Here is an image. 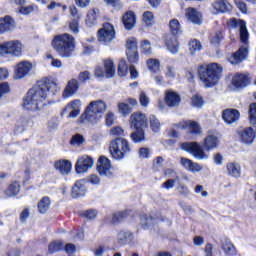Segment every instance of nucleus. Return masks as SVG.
Masks as SVG:
<instances>
[{
  "instance_id": "nucleus-1",
  "label": "nucleus",
  "mask_w": 256,
  "mask_h": 256,
  "mask_svg": "<svg viewBox=\"0 0 256 256\" xmlns=\"http://www.w3.org/2000/svg\"><path fill=\"white\" fill-rule=\"evenodd\" d=\"M57 91L59 86L54 81L39 82L27 92L23 99V108L27 111H37L43 107L47 96L55 95Z\"/></svg>"
},
{
  "instance_id": "nucleus-42",
  "label": "nucleus",
  "mask_w": 256,
  "mask_h": 256,
  "mask_svg": "<svg viewBox=\"0 0 256 256\" xmlns=\"http://www.w3.org/2000/svg\"><path fill=\"white\" fill-rule=\"evenodd\" d=\"M118 109H119V113H121L123 117H127V115H129L133 110V107L127 103L122 102L118 104Z\"/></svg>"
},
{
  "instance_id": "nucleus-30",
  "label": "nucleus",
  "mask_w": 256,
  "mask_h": 256,
  "mask_svg": "<svg viewBox=\"0 0 256 256\" xmlns=\"http://www.w3.org/2000/svg\"><path fill=\"white\" fill-rule=\"evenodd\" d=\"M182 129H189L193 135H201V126L195 121L187 120L183 122Z\"/></svg>"
},
{
  "instance_id": "nucleus-49",
  "label": "nucleus",
  "mask_w": 256,
  "mask_h": 256,
  "mask_svg": "<svg viewBox=\"0 0 256 256\" xmlns=\"http://www.w3.org/2000/svg\"><path fill=\"white\" fill-rule=\"evenodd\" d=\"M141 51L144 55H151L152 48H151V42L149 40H143L141 42Z\"/></svg>"
},
{
  "instance_id": "nucleus-17",
  "label": "nucleus",
  "mask_w": 256,
  "mask_h": 256,
  "mask_svg": "<svg viewBox=\"0 0 256 256\" xmlns=\"http://www.w3.org/2000/svg\"><path fill=\"white\" fill-rule=\"evenodd\" d=\"M34 125L35 121H33V118L29 116H20L16 121L15 131L16 133H24V131H27L29 127H33Z\"/></svg>"
},
{
  "instance_id": "nucleus-6",
  "label": "nucleus",
  "mask_w": 256,
  "mask_h": 256,
  "mask_svg": "<svg viewBox=\"0 0 256 256\" xmlns=\"http://www.w3.org/2000/svg\"><path fill=\"white\" fill-rule=\"evenodd\" d=\"M109 151L112 159L121 161L133 151V147L125 138H115L110 141Z\"/></svg>"
},
{
  "instance_id": "nucleus-40",
  "label": "nucleus",
  "mask_w": 256,
  "mask_h": 256,
  "mask_svg": "<svg viewBox=\"0 0 256 256\" xmlns=\"http://www.w3.org/2000/svg\"><path fill=\"white\" fill-rule=\"evenodd\" d=\"M75 110H81V100L79 99L69 102L64 108L63 113H65V111H75Z\"/></svg>"
},
{
  "instance_id": "nucleus-27",
  "label": "nucleus",
  "mask_w": 256,
  "mask_h": 256,
  "mask_svg": "<svg viewBox=\"0 0 256 256\" xmlns=\"http://www.w3.org/2000/svg\"><path fill=\"white\" fill-rule=\"evenodd\" d=\"M203 147L205 151H213L219 147V138L215 135H208L203 142Z\"/></svg>"
},
{
  "instance_id": "nucleus-38",
  "label": "nucleus",
  "mask_w": 256,
  "mask_h": 256,
  "mask_svg": "<svg viewBox=\"0 0 256 256\" xmlns=\"http://www.w3.org/2000/svg\"><path fill=\"white\" fill-rule=\"evenodd\" d=\"M131 139L134 143H142V141H145V131L136 129V132L131 134Z\"/></svg>"
},
{
  "instance_id": "nucleus-45",
  "label": "nucleus",
  "mask_w": 256,
  "mask_h": 256,
  "mask_svg": "<svg viewBox=\"0 0 256 256\" xmlns=\"http://www.w3.org/2000/svg\"><path fill=\"white\" fill-rule=\"evenodd\" d=\"M143 21L145 25H147L148 27H151V25L155 23V16L153 15V12L151 11L144 12Z\"/></svg>"
},
{
  "instance_id": "nucleus-52",
  "label": "nucleus",
  "mask_w": 256,
  "mask_h": 256,
  "mask_svg": "<svg viewBox=\"0 0 256 256\" xmlns=\"http://www.w3.org/2000/svg\"><path fill=\"white\" fill-rule=\"evenodd\" d=\"M165 77L167 79H175V77H177V72L175 71V67L170 65L166 66Z\"/></svg>"
},
{
  "instance_id": "nucleus-29",
  "label": "nucleus",
  "mask_w": 256,
  "mask_h": 256,
  "mask_svg": "<svg viewBox=\"0 0 256 256\" xmlns=\"http://www.w3.org/2000/svg\"><path fill=\"white\" fill-rule=\"evenodd\" d=\"M227 173L230 177H235L238 179V177H241V165L237 162H229L226 165Z\"/></svg>"
},
{
  "instance_id": "nucleus-50",
  "label": "nucleus",
  "mask_w": 256,
  "mask_h": 256,
  "mask_svg": "<svg viewBox=\"0 0 256 256\" xmlns=\"http://www.w3.org/2000/svg\"><path fill=\"white\" fill-rule=\"evenodd\" d=\"M127 215H129L127 211L115 213L112 217V223H121L123 219H127Z\"/></svg>"
},
{
  "instance_id": "nucleus-43",
  "label": "nucleus",
  "mask_w": 256,
  "mask_h": 256,
  "mask_svg": "<svg viewBox=\"0 0 256 256\" xmlns=\"http://www.w3.org/2000/svg\"><path fill=\"white\" fill-rule=\"evenodd\" d=\"M127 71H129V67H127V61L121 59L118 64V75L120 77H125V75H127Z\"/></svg>"
},
{
  "instance_id": "nucleus-47",
  "label": "nucleus",
  "mask_w": 256,
  "mask_h": 256,
  "mask_svg": "<svg viewBox=\"0 0 256 256\" xmlns=\"http://www.w3.org/2000/svg\"><path fill=\"white\" fill-rule=\"evenodd\" d=\"M85 143V138L83 137V135L81 134H75L74 136H72L70 144L73 146H81Z\"/></svg>"
},
{
  "instance_id": "nucleus-62",
  "label": "nucleus",
  "mask_w": 256,
  "mask_h": 256,
  "mask_svg": "<svg viewBox=\"0 0 256 256\" xmlns=\"http://www.w3.org/2000/svg\"><path fill=\"white\" fill-rule=\"evenodd\" d=\"M72 33H79V20H72L69 24Z\"/></svg>"
},
{
  "instance_id": "nucleus-48",
  "label": "nucleus",
  "mask_w": 256,
  "mask_h": 256,
  "mask_svg": "<svg viewBox=\"0 0 256 256\" xmlns=\"http://www.w3.org/2000/svg\"><path fill=\"white\" fill-rule=\"evenodd\" d=\"M222 249L225 255L227 256H233L237 253V251L235 250V246L231 242H228L225 245H223Z\"/></svg>"
},
{
  "instance_id": "nucleus-19",
  "label": "nucleus",
  "mask_w": 256,
  "mask_h": 256,
  "mask_svg": "<svg viewBox=\"0 0 256 256\" xmlns=\"http://www.w3.org/2000/svg\"><path fill=\"white\" fill-rule=\"evenodd\" d=\"M251 83V80L249 79V75L247 74H236L232 78V85L235 87V89H245L247 85Z\"/></svg>"
},
{
  "instance_id": "nucleus-64",
  "label": "nucleus",
  "mask_w": 256,
  "mask_h": 256,
  "mask_svg": "<svg viewBox=\"0 0 256 256\" xmlns=\"http://www.w3.org/2000/svg\"><path fill=\"white\" fill-rule=\"evenodd\" d=\"M235 4L239 11H241L242 13H247V4H245V2L241 0H235Z\"/></svg>"
},
{
  "instance_id": "nucleus-16",
  "label": "nucleus",
  "mask_w": 256,
  "mask_h": 256,
  "mask_svg": "<svg viewBox=\"0 0 256 256\" xmlns=\"http://www.w3.org/2000/svg\"><path fill=\"white\" fill-rule=\"evenodd\" d=\"M116 241L118 245H135V236L129 230H120L117 233Z\"/></svg>"
},
{
  "instance_id": "nucleus-39",
  "label": "nucleus",
  "mask_w": 256,
  "mask_h": 256,
  "mask_svg": "<svg viewBox=\"0 0 256 256\" xmlns=\"http://www.w3.org/2000/svg\"><path fill=\"white\" fill-rule=\"evenodd\" d=\"M202 47L201 42L197 39H193L189 42V51L191 55H195L197 51H201Z\"/></svg>"
},
{
  "instance_id": "nucleus-12",
  "label": "nucleus",
  "mask_w": 256,
  "mask_h": 256,
  "mask_svg": "<svg viewBox=\"0 0 256 256\" xmlns=\"http://www.w3.org/2000/svg\"><path fill=\"white\" fill-rule=\"evenodd\" d=\"M126 55L129 63H139V52L137 51V39L129 38L127 40Z\"/></svg>"
},
{
  "instance_id": "nucleus-8",
  "label": "nucleus",
  "mask_w": 256,
  "mask_h": 256,
  "mask_svg": "<svg viewBox=\"0 0 256 256\" xmlns=\"http://www.w3.org/2000/svg\"><path fill=\"white\" fill-rule=\"evenodd\" d=\"M180 148L182 151H186L187 153H191L195 159H199L203 161L205 159H209V154L205 153L203 146L197 142H184L180 144Z\"/></svg>"
},
{
  "instance_id": "nucleus-53",
  "label": "nucleus",
  "mask_w": 256,
  "mask_h": 256,
  "mask_svg": "<svg viewBox=\"0 0 256 256\" xmlns=\"http://www.w3.org/2000/svg\"><path fill=\"white\" fill-rule=\"evenodd\" d=\"M223 39H224L223 32L218 31L214 34V36H212L211 43H212V45H219V43H221V41H223Z\"/></svg>"
},
{
  "instance_id": "nucleus-57",
  "label": "nucleus",
  "mask_w": 256,
  "mask_h": 256,
  "mask_svg": "<svg viewBox=\"0 0 256 256\" xmlns=\"http://www.w3.org/2000/svg\"><path fill=\"white\" fill-rule=\"evenodd\" d=\"M192 105L193 107H203V98L199 95H195L192 98Z\"/></svg>"
},
{
  "instance_id": "nucleus-46",
  "label": "nucleus",
  "mask_w": 256,
  "mask_h": 256,
  "mask_svg": "<svg viewBox=\"0 0 256 256\" xmlns=\"http://www.w3.org/2000/svg\"><path fill=\"white\" fill-rule=\"evenodd\" d=\"M249 119L253 127L256 128V103H252L249 106Z\"/></svg>"
},
{
  "instance_id": "nucleus-41",
  "label": "nucleus",
  "mask_w": 256,
  "mask_h": 256,
  "mask_svg": "<svg viewBox=\"0 0 256 256\" xmlns=\"http://www.w3.org/2000/svg\"><path fill=\"white\" fill-rule=\"evenodd\" d=\"M179 181H181V178L179 176H175V178H170V179L166 180L162 184V187L169 191V189H173V187H175V183H177V185H179Z\"/></svg>"
},
{
  "instance_id": "nucleus-56",
  "label": "nucleus",
  "mask_w": 256,
  "mask_h": 256,
  "mask_svg": "<svg viewBox=\"0 0 256 256\" xmlns=\"http://www.w3.org/2000/svg\"><path fill=\"white\" fill-rule=\"evenodd\" d=\"M82 217H85V219H89L90 221H93V219L97 217V210H87L83 212Z\"/></svg>"
},
{
  "instance_id": "nucleus-7",
  "label": "nucleus",
  "mask_w": 256,
  "mask_h": 256,
  "mask_svg": "<svg viewBox=\"0 0 256 256\" xmlns=\"http://www.w3.org/2000/svg\"><path fill=\"white\" fill-rule=\"evenodd\" d=\"M169 30L172 36L167 38L166 40V47L170 53L175 55V53L179 52V42L177 41V35L181 33V23L179 20L172 19L169 22Z\"/></svg>"
},
{
  "instance_id": "nucleus-54",
  "label": "nucleus",
  "mask_w": 256,
  "mask_h": 256,
  "mask_svg": "<svg viewBox=\"0 0 256 256\" xmlns=\"http://www.w3.org/2000/svg\"><path fill=\"white\" fill-rule=\"evenodd\" d=\"M91 79V73L89 71H83L80 72L78 75V81L80 83H85L86 81H89Z\"/></svg>"
},
{
  "instance_id": "nucleus-9",
  "label": "nucleus",
  "mask_w": 256,
  "mask_h": 256,
  "mask_svg": "<svg viewBox=\"0 0 256 256\" xmlns=\"http://www.w3.org/2000/svg\"><path fill=\"white\" fill-rule=\"evenodd\" d=\"M22 51L23 44L17 40L0 44V55H14V57H19Z\"/></svg>"
},
{
  "instance_id": "nucleus-58",
  "label": "nucleus",
  "mask_w": 256,
  "mask_h": 256,
  "mask_svg": "<svg viewBox=\"0 0 256 256\" xmlns=\"http://www.w3.org/2000/svg\"><path fill=\"white\" fill-rule=\"evenodd\" d=\"M139 101H140V105H142V107L149 106V98H148L147 94H145V92L140 93Z\"/></svg>"
},
{
  "instance_id": "nucleus-37",
  "label": "nucleus",
  "mask_w": 256,
  "mask_h": 256,
  "mask_svg": "<svg viewBox=\"0 0 256 256\" xmlns=\"http://www.w3.org/2000/svg\"><path fill=\"white\" fill-rule=\"evenodd\" d=\"M150 128L154 133L161 131V122L156 115H150L149 117Z\"/></svg>"
},
{
  "instance_id": "nucleus-4",
  "label": "nucleus",
  "mask_w": 256,
  "mask_h": 256,
  "mask_svg": "<svg viewBox=\"0 0 256 256\" xmlns=\"http://www.w3.org/2000/svg\"><path fill=\"white\" fill-rule=\"evenodd\" d=\"M106 110L107 104H105L103 100L92 101L80 116L79 122L84 125H95V123H98L99 119L103 117V113Z\"/></svg>"
},
{
  "instance_id": "nucleus-31",
  "label": "nucleus",
  "mask_w": 256,
  "mask_h": 256,
  "mask_svg": "<svg viewBox=\"0 0 256 256\" xmlns=\"http://www.w3.org/2000/svg\"><path fill=\"white\" fill-rule=\"evenodd\" d=\"M213 8L221 13H227V11H231V9H233L231 4L225 0H216L213 4Z\"/></svg>"
},
{
  "instance_id": "nucleus-63",
  "label": "nucleus",
  "mask_w": 256,
  "mask_h": 256,
  "mask_svg": "<svg viewBox=\"0 0 256 256\" xmlns=\"http://www.w3.org/2000/svg\"><path fill=\"white\" fill-rule=\"evenodd\" d=\"M180 163H181L182 167L186 168V170L189 171V169H191V164L193 163V161L188 158L182 157L180 159Z\"/></svg>"
},
{
  "instance_id": "nucleus-26",
  "label": "nucleus",
  "mask_w": 256,
  "mask_h": 256,
  "mask_svg": "<svg viewBox=\"0 0 256 256\" xmlns=\"http://www.w3.org/2000/svg\"><path fill=\"white\" fill-rule=\"evenodd\" d=\"M165 101L168 107H179V103H181V97L176 92L167 91Z\"/></svg>"
},
{
  "instance_id": "nucleus-13",
  "label": "nucleus",
  "mask_w": 256,
  "mask_h": 256,
  "mask_svg": "<svg viewBox=\"0 0 256 256\" xmlns=\"http://www.w3.org/2000/svg\"><path fill=\"white\" fill-rule=\"evenodd\" d=\"M93 158L91 156L84 155L78 158L75 164V171L78 174L87 173L91 167H93Z\"/></svg>"
},
{
  "instance_id": "nucleus-20",
  "label": "nucleus",
  "mask_w": 256,
  "mask_h": 256,
  "mask_svg": "<svg viewBox=\"0 0 256 256\" xmlns=\"http://www.w3.org/2000/svg\"><path fill=\"white\" fill-rule=\"evenodd\" d=\"M77 91H79V80L72 78L68 81L62 95L67 99V97H73Z\"/></svg>"
},
{
  "instance_id": "nucleus-23",
  "label": "nucleus",
  "mask_w": 256,
  "mask_h": 256,
  "mask_svg": "<svg viewBox=\"0 0 256 256\" xmlns=\"http://www.w3.org/2000/svg\"><path fill=\"white\" fill-rule=\"evenodd\" d=\"M12 29H15V20L13 18L10 16L0 18V35L7 33V31H12Z\"/></svg>"
},
{
  "instance_id": "nucleus-34",
  "label": "nucleus",
  "mask_w": 256,
  "mask_h": 256,
  "mask_svg": "<svg viewBox=\"0 0 256 256\" xmlns=\"http://www.w3.org/2000/svg\"><path fill=\"white\" fill-rule=\"evenodd\" d=\"M104 69L106 71V77L111 79L115 77V64H113V60L107 59L104 61Z\"/></svg>"
},
{
  "instance_id": "nucleus-36",
  "label": "nucleus",
  "mask_w": 256,
  "mask_h": 256,
  "mask_svg": "<svg viewBox=\"0 0 256 256\" xmlns=\"http://www.w3.org/2000/svg\"><path fill=\"white\" fill-rule=\"evenodd\" d=\"M51 206V200L49 197H43L39 202H38V211L39 213H47L49 211V207Z\"/></svg>"
},
{
  "instance_id": "nucleus-2",
  "label": "nucleus",
  "mask_w": 256,
  "mask_h": 256,
  "mask_svg": "<svg viewBox=\"0 0 256 256\" xmlns=\"http://www.w3.org/2000/svg\"><path fill=\"white\" fill-rule=\"evenodd\" d=\"M227 25L230 29H238L240 42L244 45L228 58V61L232 65H239L249 55V30H247V22L241 19L231 18L228 20Z\"/></svg>"
},
{
  "instance_id": "nucleus-55",
  "label": "nucleus",
  "mask_w": 256,
  "mask_h": 256,
  "mask_svg": "<svg viewBox=\"0 0 256 256\" xmlns=\"http://www.w3.org/2000/svg\"><path fill=\"white\" fill-rule=\"evenodd\" d=\"M47 59H51V66L61 69L63 67V62L61 60L54 58L51 54L47 55Z\"/></svg>"
},
{
  "instance_id": "nucleus-61",
  "label": "nucleus",
  "mask_w": 256,
  "mask_h": 256,
  "mask_svg": "<svg viewBox=\"0 0 256 256\" xmlns=\"http://www.w3.org/2000/svg\"><path fill=\"white\" fill-rule=\"evenodd\" d=\"M70 14L73 17L74 21H79V19H81V14H79V11L75 6L70 7Z\"/></svg>"
},
{
  "instance_id": "nucleus-18",
  "label": "nucleus",
  "mask_w": 256,
  "mask_h": 256,
  "mask_svg": "<svg viewBox=\"0 0 256 256\" xmlns=\"http://www.w3.org/2000/svg\"><path fill=\"white\" fill-rule=\"evenodd\" d=\"M130 123L133 129H143L147 127V116L141 112L133 113L130 116Z\"/></svg>"
},
{
  "instance_id": "nucleus-14",
  "label": "nucleus",
  "mask_w": 256,
  "mask_h": 256,
  "mask_svg": "<svg viewBox=\"0 0 256 256\" xmlns=\"http://www.w3.org/2000/svg\"><path fill=\"white\" fill-rule=\"evenodd\" d=\"M31 69H33V64L29 61H23L17 64L15 68L14 79H23L27 75L31 74Z\"/></svg>"
},
{
  "instance_id": "nucleus-24",
  "label": "nucleus",
  "mask_w": 256,
  "mask_h": 256,
  "mask_svg": "<svg viewBox=\"0 0 256 256\" xmlns=\"http://www.w3.org/2000/svg\"><path fill=\"white\" fill-rule=\"evenodd\" d=\"M54 167L61 175H69L72 169L71 161L69 160H59L55 162Z\"/></svg>"
},
{
  "instance_id": "nucleus-15",
  "label": "nucleus",
  "mask_w": 256,
  "mask_h": 256,
  "mask_svg": "<svg viewBox=\"0 0 256 256\" xmlns=\"http://www.w3.org/2000/svg\"><path fill=\"white\" fill-rule=\"evenodd\" d=\"M97 169L99 175L102 177H111V175H113L111 173V160L105 156H101L98 159Z\"/></svg>"
},
{
  "instance_id": "nucleus-60",
  "label": "nucleus",
  "mask_w": 256,
  "mask_h": 256,
  "mask_svg": "<svg viewBox=\"0 0 256 256\" xmlns=\"http://www.w3.org/2000/svg\"><path fill=\"white\" fill-rule=\"evenodd\" d=\"M188 171H190L191 173H199V171H203V166H201L197 162H192Z\"/></svg>"
},
{
  "instance_id": "nucleus-3",
  "label": "nucleus",
  "mask_w": 256,
  "mask_h": 256,
  "mask_svg": "<svg viewBox=\"0 0 256 256\" xmlns=\"http://www.w3.org/2000/svg\"><path fill=\"white\" fill-rule=\"evenodd\" d=\"M51 46L59 57L69 59L75 51V37L69 33L56 35L52 39Z\"/></svg>"
},
{
  "instance_id": "nucleus-35",
  "label": "nucleus",
  "mask_w": 256,
  "mask_h": 256,
  "mask_svg": "<svg viewBox=\"0 0 256 256\" xmlns=\"http://www.w3.org/2000/svg\"><path fill=\"white\" fill-rule=\"evenodd\" d=\"M147 68L150 70L151 73H159V71L161 70V62H159V60L157 59H148L146 62Z\"/></svg>"
},
{
  "instance_id": "nucleus-22",
  "label": "nucleus",
  "mask_w": 256,
  "mask_h": 256,
  "mask_svg": "<svg viewBox=\"0 0 256 256\" xmlns=\"http://www.w3.org/2000/svg\"><path fill=\"white\" fill-rule=\"evenodd\" d=\"M240 113L235 109H226L223 111L222 118L225 123L228 125H232V123H236L239 121Z\"/></svg>"
},
{
  "instance_id": "nucleus-21",
  "label": "nucleus",
  "mask_w": 256,
  "mask_h": 256,
  "mask_svg": "<svg viewBox=\"0 0 256 256\" xmlns=\"http://www.w3.org/2000/svg\"><path fill=\"white\" fill-rule=\"evenodd\" d=\"M87 193V186L85 185L84 180H78L75 182L74 186L72 187L71 195L73 199H77V197H83Z\"/></svg>"
},
{
  "instance_id": "nucleus-10",
  "label": "nucleus",
  "mask_w": 256,
  "mask_h": 256,
  "mask_svg": "<svg viewBox=\"0 0 256 256\" xmlns=\"http://www.w3.org/2000/svg\"><path fill=\"white\" fill-rule=\"evenodd\" d=\"M115 39V28L111 23L106 22L103 28L98 31V40L102 45H109Z\"/></svg>"
},
{
  "instance_id": "nucleus-33",
  "label": "nucleus",
  "mask_w": 256,
  "mask_h": 256,
  "mask_svg": "<svg viewBox=\"0 0 256 256\" xmlns=\"http://www.w3.org/2000/svg\"><path fill=\"white\" fill-rule=\"evenodd\" d=\"M20 191H21V185H19L18 182H13L4 191V195H6V197H15L19 195Z\"/></svg>"
},
{
  "instance_id": "nucleus-59",
  "label": "nucleus",
  "mask_w": 256,
  "mask_h": 256,
  "mask_svg": "<svg viewBox=\"0 0 256 256\" xmlns=\"http://www.w3.org/2000/svg\"><path fill=\"white\" fill-rule=\"evenodd\" d=\"M176 189H177L178 193H180V195H189V188H187V186L181 184V181H179Z\"/></svg>"
},
{
  "instance_id": "nucleus-51",
  "label": "nucleus",
  "mask_w": 256,
  "mask_h": 256,
  "mask_svg": "<svg viewBox=\"0 0 256 256\" xmlns=\"http://www.w3.org/2000/svg\"><path fill=\"white\" fill-rule=\"evenodd\" d=\"M110 135H112V137H117V139L123 138L125 137V131L123 128L117 126L110 130Z\"/></svg>"
},
{
  "instance_id": "nucleus-44",
  "label": "nucleus",
  "mask_w": 256,
  "mask_h": 256,
  "mask_svg": "<svg viewBox=\"0 0 256 256\" xmlns=\"http://www.w3.org/2000/svg\"><path fill=\"white\" fill-rule=\"evenodd\" d=\"M63 249V242L61 241H53L48 246L49 253H57V251H61Z\"/></svg>"
},
{
  "instance_id": "nucleus-32",
  "label": "nucleus",
  "mask_w": 256,
  "mask_h": 256,
  "mask_svg": "<svg viewBox=\"0 0 256 256\" xmlns=\"http://www.w3.org/2000/svg\"><path fill=\"white\" fill-rule=\"evenodd\" d=\"M99 16V9H92L86 16L87 27H93L97 25V17Z\"/></svg>"
},
{
  "instance_id": "nucleus-11",
  "label": "nucleus",
  "mask_w": 256,
  "mask_h": 256,
  "mask_svg": "<svg viewBox=\"0 0 256 256\" xmlns=\"http://www.w3.org/2000/svg\"><path fill=\"white\" fill-rule=\"evenodd\" d=\"M236 135L243 145H253L256 137L255 130L252 127L240 128L237 130Z\"/></svg>"
},
{
  "instance_id": "nucleus-25",
  "label": "nucleus",
  "mask_w": 256,
  "mask_h": 256,
  "mask_svg": "<svg viewBox=\"0 0 256 256\" xmlns=\"http://www.w3.org/2000/svg\"><path fill=\"white\" fill-rule=\"evenodd\" d=\"M122 23L127 31H131L136 23L135 13L133 11L126 12L122 17Z\"/></svg>"
},
{
  "instance_id": "nucleus-5",
  "label": "nucleus",
  "mask_w": 256,
  "mask_h": 256,
  "mask_svg": "<svg viewBox=\"0 0 256 256\" xmlns=\"http://www.w3.org/2000/svg\"><path fill=\"white\" fill-rule=\"evenodd\" d=\"M221 73H223V68L217 63H211L207 65L206 69L199 70V77L205 87H213L221 79Z\"/></svg>"
},
{
  "instance_id": "nucleus-28",
  "label": "nucleus",
  "mask_w": 256,
  "mask_h": 256,
  "mask_svg": "<svg viewBox=\"0 0 256 256\" xmlns=\"http://www.w3.org/2000/svg\"><path fill=\"white\" fill-rule=\"evenodd\" d=\"M186 17L188 21H191V23H194L196 25H201L202 23L201 13L195 8L186 9Z\"/></svg>"
}]
</instances>
